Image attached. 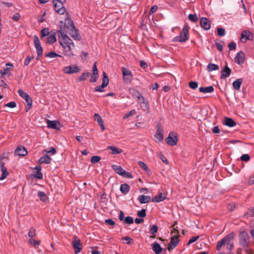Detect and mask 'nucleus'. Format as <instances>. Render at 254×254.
Returning <instances> with one entry per match:
<instances>
[{"label":"nucleus","instance_id":"f257e3e1","mask_svg":"<svg viewBox=\"0 0 254 254\" xmlns=\"http://www.w3.org/2000/svg\"><path fill=\"white\" fill-rule=\"evenodd\" d=\"M59 35V42L64 49V55L69 57L73 56L72 49L74 47V43L64 31L60 30L58 32Z\"/></svg>","mask_w":254,"mask_h":254},{"label":"nucleus","instance_id":"f03ea898","mask_svg":"<svg viewBox=\"0 0 254 254\" xmlns=\"http://www.w3.org/2000/svg\"><path fill=\"white\" fill-rule=\"evenodd\" d=\"M60 30L64 31V33L65 32L68 33L74 40H79L80 39V36L75 28L73 21L68 18L65 19L64 27L61 26Z\"/></svg>","mask_w":254,"mask_h":254},{"label":"nucleus","instance_id":"7ed1b4c3","mask_svg":"<svg viewBox=\"0 0 254 254\" xmlns=\"http://www.w3.org/2000/svg\"><path fill=\"white\" fill-rule=\"evenodd\" d=\"M233 236L232 234H229L219 241L216 246V250L220 251L222 247H226L227 249L231 251L234 248V244L232 242Z\"/></svg>","mask_w":254,"mask_h":254},{"label":"nucleus","instance_id":"20e7f679","mask_svg":"<svg viewBox=\"0 0 254 254\" xmlns=\"http://www.w3.org/2000/svg\"><path fill=\"white\" fill-rule=\"evenodd\" d=\"M189 39V27L186 25L182 29L179 35L175 37L173 39L174 41L179 42H185Z\"/></svg>","mask_w":254,"mask_h":254},{"label":"nucleus","instance_id":"39448f33","mask_svg":"<svg viewBox=\"0 0 254 254\" xmlns=\"http://www.w3.org/2000/svg\"><path fill=\"white\" fill-rule=\"evenodd\" d=\"M66 0H53V3L55 10L60 14H64L65 11V9L64 6V3Z\"/></svg>","mask_w":254,"mask_h":254},{"label":"nucleus","instance_id":"423d86ee","mask_svg":"<svg viewBox=\"0 0 254 254\" xmlns=\"http://www.w3.org/2000/svg\"><path fill=\"white\" fill-rule=\"evenodd\" d=\"M33 41L34 46L36 49V52L37 53L38 56L36 58V60H39L40 57L43 55V48L41 45V43L38 37L35 35L33 37Z\"/></svg>","mask_w":254,"mask_h":254},{"label":"nucleus","instance_id":"0eeeda50","mask_svg":"<svg viewBox=\"0 0 254 254\" xmlns=\"http://www.w3.org/2000/svg\"><path fill=\"white\" fill-rule=\"evenodd\" d=\"M123 75L124 77V82L126 83H129L132 81L133 74L132 72L126 67H123L122 68Z\"/></svg>","mask_w":254,"mask_h":254},{"label":"nucleus","instance_id":"6e6552de","mask_svg":"<svg viewBox=\"0 0 254 254\" xmlns=\"http://www.w3.org/2000/svg\"><path fill=\"white\" fill-rule=\"evenodd\" d=\"M250 237L249 234L245 232L240 234V244L244 248L247 247L249 243Z\"/></svg>","mask_w":254,"mask_h":254},{"label":"nucleus","instance_id":"1a4fd4ad","mask_svg":"<svg viewBox=\"0 0 254 254\" xmlns=\"http://www.w3.org/2000/svg\"><path fill=\"white\" fill-rule=\"evenodd\" d=\"M103 76L102 84L101 85L95 87V91L96 92H103V89L107 86L109 84V78L105 72H103Z\"/></svg>","mask_w":254,"mask_h":254},{"label":"nucleus","instance_id":"9d476101","mask_svg":"<svg viewBox=\"0 0 254 254\" xmlns=\"http://www.w3.org/2000/svg\"><path fill=\"white\" fill-rule=\"evenodd\" d=\"M80 70V68L76 64H72L63 68V71L65 74L76 73L78 72Z\"/></svg>","mask_w":254,"mask_h":254},{"label":"nucleus","instance_id":"9b49d317","mask_svg":"<svg viewBox=\"0 0 254 254\" xmlns=\"http://www.w3.org/2000/svg\"><path fill=\"white\" fill-rule=\"evenodd\" d=\"M72 246L75 254H78L81 250V244L80 240L76 236L73 238Z\"/></svg>","mask_w":254,"mask_h":254},{"label":"nucleus","instance_id":"f8f14e48","mask_svg":"<svg viewBox=\"0 0 254 254\" xmlns=\"http://www.w3.org/2000/svg\"><path fill=\"white\" fill-rule=\"evenodd\" d=\"M166 141L170 146L176 145L178 142V136L174 132H171L166 138Z\"/></svg>","mask_w":254,"mask_h":254},{"label":"nucleus","instance_id":"ddd939ff","mask_svg":"<svg viewBox=\"0 0 254 254\" xmlns=\"http://www.w3.org/2000/svg\"><path fill=\"white\" fill-rule=\"evenodd\" d=\"M4 159V157L3 156H0V167L1 168V171L2 172L1 176L0 177V180H3L6 178L7 176L8 173L7 171L6 168L4 166V163L2 160Z\"/></svg>","mask_w":254,"mask_h":254},{"label":"nucleus","instance_id":"4468645a","mask_svg":"<svg viewBox=\"0 0 254 254\" xmlns=\"http://www.w3.org/2000/svg\"><path fill=\"white\" fill-rule=\"evenodd\" d=\"M18 93L19 96L26 101L27 106L32 105V100L27 93L25 92L22 89H19L18 90Z\"/></svg>","mask_w":254,"mask_h":254},{"label":"nucleus","instance_id":"2eb2a0df","mask_svg":"<svg viewBox=\"0 0 254 254\" xmlns=\"http://www.w3.org/2000/svg\"><path fill=\"white\" fill-rule=\"evenodd\" d=\"M15 155L24 156L27 154L25 147L20 145L18 146L14 151Z\"/></svg>","mask_w":254,"mask_h":254},{"label":"nucleus","instance_id":"dca6fc26","mask_svg":"<svg viewBox=\"0 0 254 254\" xmlns=\"http://www.w3.org/2000/svg\"><path fill=\"white\" fill-rule=\"evenodd\" d=\"M6 67L4 69L0 71V73L1 75H10L11 74V70L12 69L13 65L9 63L5 64Z\"/></svg>","mask_w":254,"mask_h":254},{"label":"nucleus","instance_id":"f3484780","mask_svg":"<svg viewBox=\"0 0 254 254\" xmlns=\"http://www.w3.org/2000/svg\"><path fill=\"white\" fill-rule=\"evenodd\" d=\"M179 243V239L177 236H174L172 237L168 249L169 251L174 249Z\"/></svg>","mask_w":254,"mask_h":254},{"label":"nucleus","instance_id":"a211bd4d","mask_svg":"<svg viewBox=\"0 0 254 254\" xmlns=\"http://www.w3.org/2000/svg\"><path fill=\"white\" fill-rule=\"evenodd\" d=\"M200 25L201 27L205 30L210 28V22L209 20L205 17H202L200 19Z\"/></svg>","mask_w":254,"mask_h":254},{"label":"nucleus","instance_id":"6ab92c4d","mask_svg":"<svg viewBox=\"0 0 254 254\" xmlns=\"http://www.w3.org/2000/svg\"><path fill=\"white\" fill-rule=\"evenodd\" d=\"M245 61V55L242 51L237 53L235 58V61L238 64H241L244 63Z\"/></svg>","mask_w":254,"mask_h":254},{"label":"nucleus","instance_id":"aec40b11","mask_svg":"<svg viewBox=\"0 0 254 254\" xmlns=\"http://www.w3.org/2000/svg\"><path fill=\"white\" fill-rule=\"evenodd\" d=\"M164 132L163 129L160 126H158L157 132L155 135V137L158 142H161L163 139Z\"/></svg>","mask_w":254,"mask_h":254},{"label":"nucleus","instance_id":"412c9836","mask_svg":"<svg viewBox=\"0 0 254 254\" xmlns=\"http://www.w3.org/2000/svg\"><path fill=\"white\" fill-rule=\"evenodd\" d=\"M231 72V69L227 66H225L221 70V77L226 78L229 77Z\"/></svg>","mask_w":254,"mask_h":254},{"label":"nucleus","instance_id":"4be33fe9","mask_svg":"<svg viewBox=\"0 0 254 254\" xmlns=\"http://www.w3.org/2000/svg\"><path fill=\"white\" fill-rule=\"evenodd\" d=\"M223 123L225 125L229 127H233L236 126V124L231 118L225 117L223 121Z\"/></svg>","mask_w":254,"mask_h":254},{"label":"nucleus","instance_id":"5701e85b","mask_svg":"<svg viewBox=\"0 0 254 254\" xmlns=\"http://www.w3.org/2000/svg\"><path fill=\"white\" fill-rule=\"evenodd\" d=\"M51 158H50L48 155H45L39 158V159L38 160V162L40 164H50L51 161Z\"/></svg>","mask_w":254,"mask_h":254},{"label":"nucleus","instance_id":"b1692460","mask_svg":"<svg viewBox=\"0 0 254 254\" xmlns=\"http://www.w3.org/2000/svg\"><path fill=\"white\" fill-rule=\"evenodd\" d=\"M150 196L144 195H140L138 197L139 202L141 204L148 203L150 201Z\"/></svg>","mask_w":254,"mask_h":254},{"label":"nucleus","instance_id":"393cba45","mask_svg":"<svg viewBox=\"0 0 254 254\" xmlns=\"http://www.w3.org/2000/svg\"><path fill=\"white\" fill-rule=\"evenodd\" d=\"M199 92L204 93H211L214 91V87L212 86L208 87H201L199 88Z\"/></svg>","mask_w":254,"mask_h":254},{"label":"nucleus","instance_id":"a878e982","mask_svg":"<svg viewBox=\"0 0 254 254\" xmlns=\"http://www.w3.org/2000/svg\"><path fill=\"white\" fill-rule=\"evenodd\" d=\"M112 168L117 174L121 176L125 174V170L120 166L114 165H113Z\"/></svg>","mask_w":254,"mask_h":254},{"label":"nucleus","instance_id":"bb28decb","mask_svg":"<svg viewBox=\"0 0 254 254\" xmlns=\"http://www.w3.org/2000/svg\"><path fill=\"white\" fill-rule=\"evenodd\" d=\"M152 250L156 254H160L162 251L160 245L157 243H155L152 245Z\"/></svg>","mask_w":254,"mask_h":254},{"label":"nucleus","instance_id":"cd10ccee","mask_svg":"<svg viewBox=\"0 0 254 254\" xmlns=\"http://www.w3.org/2000/svg\"><path fill=\"white\" fill-rule=\"evenodd\" d=\"M108 149L111 150V153L112 154H119L123 152V150L121 149L113 146H108Z\"/></svg>","mask_w":254,"mask_h":254},{"label":"nucleus","instance_id":"c85d7f7f","mask_svg":"<svg viewBox=\"0 0 254 254\" xmlns=\"http://www.w3.org/2000/svg\"><path fill=\"white\" fill-rule=\"evenodd\" d=\"M165 199V196L162 193L152 198V202H159Z\"/></svg>","mask_w":254,"mask_h":254},{"label":"nucleus","instance_id":"c756f323","mask_svg":"<svg viewBox=\"0 0 254 254\" xmlns=\"http://www.w3.org/2000/svg\"><path fill=\"white\" fill-rule=\"evenodd\" d=\"M47 123L48 127L53 129H57V125L59 123L56 121L48 120Z\"/></svg>","mask_w":254,"mask_h":254},{"label":"nucleus","instance_id":"7c9ffc66","mask_svg":"<svg viewBox=\"0 0 254 254\" xmlns=\"http://www.w3.org/2000/svg\"><path fill=\"white\" fill-rule=\"evenodd\" d=\"M129 186L127 184L121 185L120 187L121 191L124 194H127L129 190Z\"/></svg>","mask_w":254,"mask_h":254},{"label":"nucleus","instance_id":"2f4dec72","mask_svg":"<svg viewBox=\"0 0 254 254\" xmlns=\"http://www.w3.org/2000/svg\"><path fill=\"white\" fill-rule=\"evenodd\" d=\"M218 69V65L214 64H209L207 66V70L208 72H211L213 70H217Z\"/></svg>","mask_w":254,"mask_h":254},{"label":"nucleus","instance_id":"473e14b6","mask_svg":"<svg viewBox=\"0 0 254 254\" xmlns=\"http://www.w3.org/2000/svg\"><path fill=\"white\" fill-rule=\"evenodd\" d=\"M250 35V32L244 31H243L241 34V40L242 42L245 43L249 39V36Z\"/></svg>","mask_w":254,"mask_h":254},{"label":"nucleus","instance_id":"72a5a7b5","mask_svg":"<svg viewBox=\"0 0 254 254\" xmlns=\"http://www.w3.org/2000/svg\"><path fill=\"white\" fill-rule=\"evenodd\" d=\"M242 83V80L241 79H238L233 82V86L234 88L237 90L240 89L241 84Z\"/></svg>","mask_w":254,"mask_h":254},{"label":"nucleus","instance_id":"f704fd0d","mask_svg":"<svg viewBox=\"0 0 254 254\" xmlns=\"http://www.w3.org/2000/svg\"><path fill=\"white\" fill-rule=\"evenodd\" d=\"M158 230V226L157 225H153L149 230V233L152 234L153 236H151V238H154V235L157 232Z\"/></svg>","mask_w":254,"mask_h":254},{"label":"nucleus","instance_id":"c9c22d12","mask_svg":"<svg viewBox=\"0 0 254 254\" xmlns=\"http://www.w3.org/2000/svg\"><path fill=\"white\" fill-rule=\"evenodd\" d=\"M56 41V38L54 34H51L47 37V43L53 44Z\"/></svg>","mask_w":254,"mask_h":254},{"label":"nucleus","instance_id":"e433bc0d","mask_svg":"<svg viewBox=\"0 0 254 254\" xmlns=\"http://www.w3.org/2000/svg\"><path fill=\"white\" fill-rule=\"evenodd\" d=\"M138 99V102L140 104H146V101L144 97L140 93L136 97Z\"/></svg>","mask_w":254,"mask_h":254},{"label":"nucleus","instance_id":"4c0bfd02","mask_svg":"<svg viewBox=\"0 0 254 254\" xmlns=\"http://www.w3.org/2000/svg\"><path fill=\"white\" fill-rule=\"evenodd\" d=\"M38 196L43 201H45L47 199V196L44 191H38Z\"/></svg>","mask_w":254,"mask_h":254},{"label":"nucleus","instance_id":"58836bf2","mask_svg":"<svg viewBox=\"0 0 254 254\" xmlns=\"http://www.w3.org/2000/svg\"><path fill=\"white\" fill-rule=\"evenodd\" d=\"M90 75V73L89 72H84L82 75H81L79 77V80L80 81H84L86 79L87 77H88Z\"/></svg>","mask_w":254,"mask_h":254},{"label":"nucleus","instance_id":"ea45409f","mask_svg":"<svg viewBox=\"0 0 254 254\" xmlns=\"http://www.w3.org/2000/svg\"><path fill=\"white\" fill-rule=\"evenodd\" d=\"M198 83L196 81H190L189 83V87L193 90L196 89L198 87Z\"/></svg>","mask_w":254,"mask_h":254},{"label":"nucleus","instance_id":"a19ab883","mask_svg":"<svg viewBox=\"0 0 254 254\" xmlns=\"http://www.w3.org/2000/svg\"><path fill=\"white\" fill-rule=\"evenodd\" d=\"M125 223L129 225L133 223V219L131 216H127L125 218Z\"/></svg>","mask_w":254,"mask_h":254},{"label":"nucleus","instance_id":"79ce46f5","mask_svg":"<svg viewBox=\"0 0 254 254\" xmlns=\"http://www.w3.org/2000/svg\"><path fill=\"white\" fill-rule=\"evenodd\" d=\"M190 20L192 22H196L198 20V18L195 14H190L188 16Z\"/></svg>","mask_w":254,"mask_h":254},{"label":"nucleus","instance_id":"37998d69","mask_svg":"<svg viewBox=\"0 0 254 254\" xmlns=\"http://www.w3.org/2000/svg\"><path fill=\"white\" fill-rule=\"evenodd\" d=\"M101 160V157L98 156H92L91 158V162L92 163L95 164Z\"/></svg>","mask_w":254,"mask_h":254},{"label":"nucleus","instance_id":"c03bdc74","mask_svg":"<svg viewBox=\"0 0 254 254\" xmlns=\"http://www.w3.org/2000/svg\"><path fill=\"white\" fill-rule=\"evenodd\" d=\"M138 164L139 167L142 168L144 171H147L148 170V168L144 162L142 161H139L138 162Z\"/></svg>","mask_w":254,"mask_h":254},{"label":"nucleus","instance_id":"a18cd8bd","mask_svg":"<svg viewBox=\"0 0 254 254\" xmlns=\"http://www.w3.org/2000/svg\"><path fill=\"white\" fill-rule=\"evenodd\" d=\"M129 91L130 94L132 95V96L137 97V95L140 93L139 92L135 90L134 88H129Z\"/></svg>","mask_w":254,"mask_h":254},{"label":"nucleus","instance_id":"49530a36","mask_svg":"<svg viewBox=\"0 0 254 254\" xmlns=\"http://www.w3.org/2000/svg\"><path fill=\"white\" fill-rule=\"evenodd\" d=\"M135 114H136L135 110L133 109V110H131L128 114H127L126 115H125L124 116L123 119H126L128 118L129 117L133 116V115H135Z\"/></svg>","mask_w":254,"mask_h":254},{"label":"nucleus","instance_id":"de8ad7c7","mask_svg":"<svg viewBox=\"0 0 254 254\" xmlns=\"http://www.w3.org/2000/svg\"><path fill=\"white\" fill-rule=\"evenodd\" d=\"M58 56L61 57V56L58 55L54 52H49V53L46 55V57H49L51 58H54Z\"/></svg>","mask_w":254,"mask_h":254},{"label":"nucleus","instance_id":"09e8293b","mask_svg":"<svg viewBox=\"0 0 254 254\" xmlns=\"http://www.w3.org/2000/svg\"><path fill=\"white\" fill-rule=\"evenodd\" d=\"M217 33L219 36H223L225 35V30L223 28H218L217 29Z\"/></svg>","mask_w":254,"mask_h":254},{"label":"nucleus","instance_id":"8fccbe9b","mask_svg":"<svg viewBox=\"0 0 254 254\" xmlns=\"http://www.w3.org/2000/svg\"><path fill=\"white\" fill-rule=\"evenodd\" d=\"M36 235V230L33 228H30L28 232V236L29 237L33 238Z\"/></svg>","mask_w":254,"mask_h":254},{"label":"nucleus","instance_id":"3c124183","mask_svg":"<svg viewBox=\"0 0 254 254\" xmlns=\"http://www.w3.org/2000/svg\"><path fill=\"white\" fill-rule=\"evenodd\" d=\"M241 160L243 161L247 162L250 160V156L247 154H243L241 157Z\"/></svg>","mask_w":254,"mask_h":254},{"label":"nucleus","instance_id":"603ef678","mask_svg":"<svg viewBox=\"0 0 254 254\" xmlns=\"http://www.w3.org/2000/svg\"><path fill=\"white\" fill-rule=\"evenodd\" d=\"M137 215L140 217H145L146 215L145 209H143L141 210L138 211Z\"/></svg>","mask_w":254,"mask_h":254},{"label":"nucleus","instance_id":"864d4df0","mask_svg":"<svg viewBox=\"0 0 254 254\" xmlns=\"http://www.w3.org/2000/svg\"><path fill=\"white\" fill-rule=\"evenodd\" d=\"M94 119L98 123H102L103 120L101 116L98 114H95L94 115Z\"/></svg>","mask_w":254,"mask_h":254},{"label":"nucleus","instance_id":"5fc2aeb1","mask_svg":"<svg viewBox=\"0 0 254 254\" xmlns=\"http://www.w3.org/2000/svg\"><path fill=\"white\" fill-rule=\"evenodd\" d=\"M29 242L33 246L39 245L40 244V241H36L32 238L29 239Z\"/></svg>","mask_w":254,"mask_h":254},{"label":"nucleus","instance_id":"6e6d98bb","mask_svg":"<svg viewBox=\"0 0 254 254\" xmlns=\"http://www.w3.org/2000/svg\"><path fill=\"white\" fill-rule=\"evenodd\" d=\"M49 34V29L48 28H44L41 31V37H44Z\"/></svg>","mask_w":254,"mask_h":254},{"label":"nucleus","instance_id":"4d7b16f0","mask_svg":"<svg viewBox=\"0 0 254 254\" xmlns=\"http://www.w3.org/2000/svg\"><path fill=\"white\" fill-rule=\"evenodd\" d=\"M96 64H97V62H95L93 64V68H92V71H93L92 74L98 75V69L97 67Z\"/></svg>","mask_w":254,"mask_h":254},{"label":"nucleus","instance_id":"13d9d810","mask_svg":"<svg viewBox=\"0 0 254 254\" xmlns=\"http://www.w3.org/2000/svg\"><path fill=\"white\" fill-rule=\"evenodd\" d=\"M5 106L13 108L16 107V103L15 102H10L5 105Z\"/></svg>","mask_w":254,"mask_h":254},{"label":"nucleus","instance_id":"bf43d9fd","mask_svg":"<svg viewBox=\"0 0 254 254\" xmlns=\"http://www.w3.org/2000/svg\"><path fill=\"white\" fill-rule=\"evenodd\" d=\"M228 47L230 50H233L236 49V44L234 42H230L228 45Z\"/></svg>","mask_w":254,"mask_h":254},{"label":"nucleus","instance_id":"052dcab7","mask_svg":"<svg viewBox=\"0 0 254 254\" xmlns=\"http://www.w3.org/2000/svg\"><path fill=\"white\" fill-rule=\"evenodd\" d=\"M98 75L92 74L91 76V78L90 79V81L91 82H95L98 78Z\"/></svg>","mask_w":254,"mask_h":254},{"label":"nucleus","instance_id":"680f3d73","mask_svg":"<svg viewBox=\"0 0 254 254\" xmlns=\"http://www.w3.org/2000/svg\"><path fill=\"white\" fill-rule=\"evenodd\" d=\"M122 176H123L124 177L127 178H132V176L131 174L129 172H126L125 170V174H124Z\"/></svg>","mask_w":254,"mask_h":254},{"label":"nucleus","instance_id":"e2e57ef3","mask_svg":"<svg viewBox=\"0 0 254 254\" xmlns=\"http://www.w3.org/2000/svg\"><path fill=\"white\" fill-rule=\"evenodd\" d=\"M105 223L108 225L114 226L115 224V222L111 219H106Z\"/></svg>","mask_w":254,"mask_h":254},{"label":"nucleus","instance_id":"0e129e2a","mask_svg":"<svg viewBox=\"0 0 254 254\" xmlns=\"http://www.w3.org/2000/svg\"><path fill=\"white\" fill-rule=\"evenodd\" d=\"M20 15L19 13H15L12 17V19L13 20H15V21H17L18 20H19V19L20 18Z\"/></svg>","mask_w":254,"mask_h":254},{"label":"nucleus","instance_id":"69168bd1","mask_svg":"<svg viewBox=\"0 0 254 254\" xmlns=\"http://www.w3.org/2000/svg\"><path fill=\"white\" fill-rule=\"evenodd\" d=\"M34 177L36 178L41 179L43 178V174L40 171H37L36 174L34 175Z\"/></svg>","mask_w":254,"mask_h":254},{"label":"nucleus","instance_id":"338daca9","mask_svg":"<svg viewBox=\"0 0 254 254\" xmlns=\"http://www.w3.org/2000/svg\"><path fill=\"white\" fill-rule=\"evenodd\" d=\"M198 238V237H191L188 243V245L194 242H195Z\"/></svg>","mask_w":254,"mask_h":254},{"label":"nucleus","instance_id":"774afa93","mask_svg":"<svg viewBox=\"0 0 254 254\" xmlns=\"http://www.w3.org/2000/svg\"><path fill=\"white\" fill-rule=\"evenodd\" d=\"M160 158L161 159V160L164 162L165 163V164H168V161H167V159H166V158L164 156V155L163 154H160Z\"/></svg>","mask_w":254,"mask_h":254}]
</instances>
